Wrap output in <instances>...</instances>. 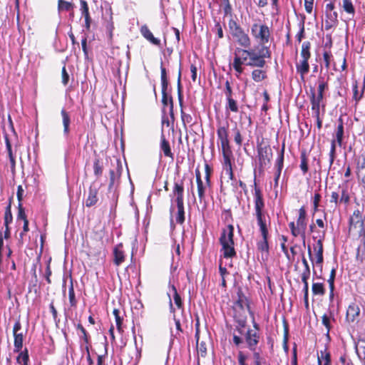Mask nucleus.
<instances>
[{"label":"nucleus","mask_w":365,"mask_h":365,"mask_svg":"<svg viewBox=\"0 0 365 365\" xmlns=\"http://www.w3.org/2000/svg\"><path fill=\"white\" fill-rule=\"evenodd\" d=\"M177 205L178 212L175 218L176 222L180 225H182L185 222V207L184 200L175 201Z\"/></svg>","instance_id":"37"},{"label":"nucleus","mask_w":365,"mask_h":365,"mask_svg":"<svg viewBox=\"0 0 365 365\" xmlns=\"http://www.w3.org/2000/svg\"><path fill=\"white\" fill-rule=\"evenodd\" d=\"M249 356H250V354L247 352H245L242 350H239L237 351L238 364L239 365H249L247 363Z\"/></svg>","instance_id":"54"},{"label":"nucleus","mask_w":365,"mask_h":365,"mask_svg":"<svg viewBox=\"0 0 365 365\" xmlns=\"http://www.w3.org/2000/svg\"><path fill=\"white\" fill-rule=\"evenodd\" d=\"M305 21V16L304 15L302 16V20L298 24L299 31H298V33L296 34V36H295L298 43H300L302 41V39L304 38H305V26H304L305 21Z\"/></svg>","instance_id":"48"},{"label":"nucleus","mask_w":365,"mask_h":365,"mask_svg":"<svg viewBox=\"0 0 365 365\" xmlns=\"http://www.w3.org/2000/svg\"><path fill=\"white\" fill-rule=\"evenodd\" d=\"M249 48L250 61L248 66L262 68L266 66V58H270L272 52L269 47L262 46L258 51L255 49Z\"/></svg>","instance_id":"5"},{"label":"nucleus","mask_w":365,"mask_h":365,"mask_svg":"<svg viewBox=\"0 0 365 365\" xmlns=\"http://www.w3.org/2000/svg\"><path fill=\"white\" fill-rule=\"evenodd\" d=\"M249 48L237 47L234 52L232 67L236 71V76L239 77L243 72V65L247 66L250 61Z\"/></svg>","instance_id":"6"},{"label":"nucleus","mask_w":365,"mask_h":365,"mask_svg":"<svg viewBox=\"0 0 365 365\" xmlns=\"http://www.w3.org/2000/svg\"><path fill=\"white\" fill-rule=\"evenodd\" d=\"M339 199L341 205L347 206L351 202V195L347 186L339 187Z\"/></svg>","instance_id":"35"},{"label":"nucleus","mask_w":365,"mask_h":365,"mask_svg":"<svg viewBox=\"0 0 365 365\" xmlns=\"http://www.w3.org/2000/svg\"><path fill=\"white\" fill-rule=\"evenodd\" d=\"M122 165L120 160L117 161L116 170H109V185L108 190H110L115 185L116 180H119L122 173Z\"/></svg>","instance_id":"24"},{"label":"nucleus","mask_w":365,"mask_h":365,"mask_svg":"<svg viewBox=\"0 0 365 365\" xmlns=\"http://www.w3.org/2000/svg\"><path fill=\"white\" fill-rule=\"evenodd\" d=\"M207 344L205 341L197 343V352L202 357H205L207 354Z\"/></svg>","instance_id":"59"},{"label":"nucleus","mask_w":365,"mask_h":365,"mask_svg":"<svg viewBox=\"0 0 365 365\" xmlns=\"http://www.w3.org/2000/svg\"><path fill=\"white\" fill-rule=\"evenodd\" d=\"M289 227L291 230V233L294 237L300 236L302 237V232L299 230L297 224L295 225L294 222H291L289 223Z\"/></svg>","instance_id":"63"},{"label":"nucleus","mask_w":365,"mask_h":365,"mask_svg":"<svg viewBox=\"0 0 365 365\" xmlns=\"http://www.w3.org/2000/svg\"><path fill=\"white\" fill-rule=\"evenodd\" d=\"M61 115L62 116V123L63 125V135L65 136H68L70 134V124H71V117L68 113L66 110L65 108H62L61 110Z\"/></svg>","instance_id":"34"},{"label":"nucleus","mask_w":365,"mask_h":365,"mask_svg":"<svg viewBox=\"0 0 365 365\" xmlns=\"http://www.w3.org/2000/svg\"><path fill=\"white\" fill-rule=\"evenodd\" d=\"M160 148L165 157L170 158L172 160L174 158V155L171 150L169 141L165 138V135L162 133L160 135Z\"/></svg>","instance_id":"32"},{"label":"nucleus","mask_w":365,"mask_h":365,"mask_svg":"<svg viewBox=\"0 0 365 365\" xmlns=\"http://www.w3.org/2000/svg\"><path fill=\"white\" fill-rule=\"evenodd\" d=\"M299 230L302 232V238L303 240V243H305V237H306V230L307 225V211L304 207H302L299 210V216L296 222Z\"/></svg>","instance_id":"19"},{"label":"nucleus","mask_w":365,"mask_h":365,"mask_svg":"<svg viewBox=\"0 0 365 365\" xmlns=\"http://www.w3.org/2000/svg\"><path fill=\"white\" fill-rule=\"evenodd\" d=\"M218 145L221 147L222 154L232 153L229 140V123L220 124L217 128Z\"/></svg>","instance_id":"8"},{"label":"nucleus","mask_w":365,"mask_h":365,"mask_svg":"<svg viewBox=\"0 0 365 365\" xmlns=\"http://www.w3.org/2000/svg\"><path fill=\"white\" fill-rule=\"evenodd\" d=\"M251 351L252 352L254 365H262L265 363V359L259 351H257L256 350Z\"/></svg>","instance_id":"55"},{"label":"nucleus","mask_w":365,"mask_h":365,"mask_svg":"<svg viewBox=\"0 0 365 365\" xmlns=\"http://www.w3.org/2000/svg\"><path fill=\"white\" fill-rule=\"evenodd\" d=\"M251 34L262 46L269 41L272 35L270 28L262 23H254L251 26Z\"/></svg>","instance_id":"7"},{"label":"nucleus","mask_w":365,"mask_h":365,"mask_svg":"<svg viewBox=\"0 0 365 365\" xmlns=\"http://www.w3.org/2000/svg\"><path fill=\"white\" fill-rule=\"evenodd\" d=\"M338 126L336 132V139L339 145H341L344 137V123L341 117L338 119Z\"/></svg>","instance_id":"49"},{"label":"nucleus","mask_w":365,"mask_h":365,"mask_svg":"<svg viewBox=\"0 0 365 365\" xmlns=\"http://www.w3.org/2000/svg\"><path fill=\"white\" fill-rule=\"evenodd\" d=\"M254 205H255V216L257 220V224L259 227L261 235L269 234L268 227L270 225L269 220H267V215L265 211V202L262 193V190L257 185L256 178L254 179Z\"/></svg>","instance_id":"2"},{"label":"nucleus","mask_w":365,"mask_h":365,"mask_svg":"<svg viewBox=\"0 0 365 365\" xmlns=\"http://www.w3.org/2000/svg\"><path fill=\"white\" fill-rule=\"evenodd\" d=\"M26 331L22 330V325L20 319H17L13 327L14 336V351L19 352L23 348V342L26 337Z\"/></svg>","instance_id":"13"},{"label":"nucleus","mask_w":365,"mask_h":365,"mask_svg":"<svg viewBox=\"0 0 365 365\" xmlns=\"http://www.w3.org/2000/svg\"><path fill=\"white\" fill-rule=\"evenodd\" d=\"M177 87H178V98L179 102V106L180 107V115H181V120L182 122V125L184 128L187 129V124L192 123V117L190 114L185 113L183 110V95H182V85H181V69H179L178 71V81H177Z\"/></svg>","instance_id":"12"},{"label":"nucleus","mask_w":365,"mask_h":365,"mask_svg":"<svg viewBox=\"0 0 365 365\" xmlns=\"http://www.w3.org/2000/svg\"><path fill=\"white\" fill-rule=\"evenodd\" d=\"M331 321H334V318L331 314H324L322 317V323L326 328V336L329 338V332L332 328Z\"/></svg>","instance_id":"39"},{"label":"nucleus","mask_w":365,"mask_h":365,"mask_svg":"<svg viewBox=\"0 0 365 365\" xmlns=\"http://www.w3.org/2000/svg\"><path fill=\"white\" fill-rule=\"evenodd\" d=\"M309 60L308 58H302L299 63H296L297 72L300 75L302 81H304V76L309 71Z\"/></svg>","instance_id":"30"},{"label":"nucleus","mask_w":365,"mask_h":365,"mask_svg":"<svg viewBox=\"0 0 365 365\" xmlns=\"http://www.w3.org/2000/svg\"><path fill=\"white\" fill-rule=\"evenodd\" d=\"M311 43L308 41H304L302 44L300 56L302 58H311Z\"/></svg>","instance_id":"46"},{"label":"nucleus","mask_w":365,"mask_h":365,"mask_svg":"<svg viewBox=\"0 0 365 365\" xmlns=\"http://www.w3.org/2000/svg\"><path fill=\"white\" fill-rule=\"evenodd\" d=\"M172 291L173 292V299L175 305L178 308L180 309L182 307V302L180 294H178L176 287L175 285L171 286Z\"/></svg>","instance_id":"58"},{"label":"nucleus","mask_w":365,"mask_h":365,"mask_svg":"<svg viewBox=\"0 0 365 365\" xmlns=\"http://www.w3.org/2000/svg\"><path fill=\"white\" fill-rule=\"evenodd\" d=\"M140 31L142 36L151 43L155 46L160 45V41L153 36V33L150 31L147 25H143L140 27Z\"/></svg>","instance_id":"31"},{"label":"nucleus","mask_w":365,"mask_h":365,"mask_svg":"<svg viewBox=\"0 0 365 365\" xmlns=\"http://www.w3.org/2000/svg\"><path fill=\"white\" fill-rule=\"evenodd\" d=\"M317 365H331V353L327 346L317 353Z\"/></svg>","instance_id":"25"},{"label":"nucleus","mask_w":365,"mask_h":365,"mask_svg":"<svg viewBox=\"0 0 365 365\" xmlns=\"http://www.w3.org/2000/svg\"><path fill=\"white\" fill-rule=\"evenodd\" d=\"M80 6L81 16L84 17L85 20L84 26L87 31H90L92 19L89 11L88 4L86 0H80Z\"/></svg>","instance_id":"22"},{"label":"nucleus","mask_w":365,"mask_h":365,"mask_svg":"<svg viewBox=\"0 0 365 365\" xmlns=\"http://www.w3.org/2000/svg\"><path fill=\"white\" fill-rule=\"evenodd\" d=\"M73 9H74V4L71 2L63 1V0H58V9L59 11H72L71 14V16H73Z\"/></svg>","instance_id":"44"},{"label":"nucleus","mask_w":365,"mask_h":365,"mask_svg":"<svg viewBox=\"0 0 365 365\" xmlns=\"http://www.w3.org/2000/svg\"><path fill=\"white\" fill-rule=\"evenodd\" d=\"M341 7L349 16L352 19L356 14V9L352 0H342Z\"/></svg>","instance_id":"33"},{"label":"nucleus","mask_w":365,"mask_h":365,"mask_svg":"<svg viewBox=\"0 0 365 365\" xmlns=\"http://www.w3.org/2000/svg\"><path fill=\"white\" fill-rule=\"evenodd\" d=\"M349 235H356V233L364 232V220L362 212L359 209L354 210L349 218Z\"/></svg>","instance_id":"9"},{"label":"nucleus","mask_w":365,"mask_h":365,"mask_svg":"<svg viewBox=\"0 0 365 365\" xmlns=\"http://www.w3.org/2000/svg\"><path fill=\"white\" fill-rule=\"evenodd\" d=\"M356 177L359 186L365 190V155L361 160H358L356 165Z\"/></svg>","instance_id":"17"},{"label":"nucleus","mask_w":365,"mask_h":365,"mask_svg":"<svg viewBox=\"0 0 365 365\" xmlns=\"http://www.w3.org/2000/svg\"><path fill=\"white\" fill-rule=\"evenodd\" d=\"M325 2L329 1L325 5L324 15L325 19L324 20V26L326 31H329L334 27H336L338 24V13L334 11L335 4L334 2L330 0H324Z\"/></svg>","instance_id":"10"},{"label":"nucleus","mask_w":365,"mask_h":365,"mask_svg":"<svg viewBox=\"0 0 365 365\" xmlns=\"http://www.w3.org/2000/svg\"><path fill=\"white\" fill-rule=\"evenodd\" d=\"M262 239L257 242V250L261 253L263 260H267L269 255V234H263Z\"/></svg>","instance_id":"18"},{"label":"nucleus","mask_w":365,"mask_h":365,"mask_svg":"<svg viewBox=\"0 0 365 365\" xmlns=\"http://www.w3.org/2000/svg\"><path fill=\"white\" fill-rule=\"evenodd\" d=\"M232 132H233V136H234V141L236 143V145L239 148H240L242 145V143H243V137L241 133V131L236 125L235 128H233Z\"/></svg>","instance_id":"53"},{"label":"nucleus","mask_w":365,"mask_h":365,"mask_svg":"<svg viewBox=\"0 0 365 365\" xmlns=\"http://www.w3.org/2000/svg\"><path fill=\"white\" fill-rule=\"evenodd\" d=\"M222 173H221V180L222 178L227 177V180H232L233 182L236 181V178H235L234 172H233V165H234V157L233 153L222 154ZM222 182L221 181V184ZM222 186L221 185V187Z\"/></svg>","instance_id":"11"},{"label":"nucleus","mask_w":365,"mask_h":365,"mask_svg":"<svg viewBox=\"0 0 365 365\" xmlns=\"http://www.w3.org/2000/svg\"><path fill=\"white\" fill-rule=\"evenodd\" d=\"M360 309L356 302L351 303L346 309V320L349 323H354L358 320Z\"/></svg>","instance_id":"21"},{"label":"nucleus","mask_w":365,"mask_h":365,"mask_svg":"<svg viewBox=\"0 0 365 365\" xmlns=\"http://www.w3.org/2000/svg\"><path fill=\"white\" fill-rule=\"evenodd\" d=\"M312 291L314 295L323 296L325 294V288L323 283L314 282L312 284Z\"/></svg>","instance_id":"51"},{"label":"nucleus","mask_w":365,"mask_h":365,"mask_svg":"<svg viewBox=\"0 0 365 365\" xmlns=\"http://www.w3.org/2000/svg\"><path fill=\"white\" fill-rule=\"evenodd\" d=\"M284 336L283 344L285 349H287V343L289 339V325L287 322L284 319L283 321Z\"/></svg>","instance_id":"60"},{"label":"nucleus","mask_w":365,"mask_h":365,"mask_svg":"<svg viewBox=\"0 0 365 365\" xmlns=\"http://www.w3.org/2000/svg\"><path fill=\"white\" fill-rule=\"evenodd\" d=\"M18 353H19V355L16 357L17 363L22 364L23 365H29V355L28 349L26 348H25L23 351L21 349Z\"/></svg>","instance_id":"45"},{"label":"nucleus","mask_w":365,"mask_h":365,"mask_svg":"<svg viewBox=\"0 0 365 365\" xmlns=\"http://www.w3.org/2000/svg\"><path fill=\"white\" fill-rule=\"evenodd\" d=\"M339 361L341 365H354L351 358L346 354L341 355Z\"/></svg>","instance_id":"64"},{"label":"nucleus","mask_w":365,"mask_h":365,"mask_svg":"<svg viewBox=\"0 0 365 365\" xmlns=\"http://www.w3.org/2000/svg\"><path fill=\"white\" fill-rule=\"evenodd\" d=\"M228 27L232 38L239 46L243 48H250L251 46V38L249 35L234 19L231 18L229 20Z\"/></svg>","instance_id":"4"},{"label":"nucleus","mask_w":365,"mask_h":365,"mask_svg":"<svg viewBox=\"0 0 365 365\" xmlns=\"http://www.w3.org/2000/svg\"><path fill=\"white\" fill-rule=\"evenodd\" d=\"M196 184L198 199L200 202H202L205 200L206 190L207 189L211 188L212 182L210 181V183L207 184V180H205L204 182L202 180H201L200 181H196Z\"/></svg>","instance_id":"28"},{"label":"nucleus","mask_w":365,"mask_h":365,"mask_svg":"<svg viewBox=\"0 0 365 365\" xmlns=\"http://www.w3.org/2000/svg\"><path fill=\"white\" fill-rule=\"evenodd\" d=\"M68 300L71 308L76 309L78 305V300L76 297V294L73 287V281L71 280L70 285L68 287Z\"/></svg>","instance_id":"40"},{"label":"nucleus","mask_w":365,"mask_h":365,"mask_svg":"<svg viewBox=\"0 0 365 365\" xmlns=\"http://www.w3.org/2000/svg\"><path fill=\"white\" fill-rule=\"evenodd\" d=\"M257 150L259 167L264 168L271 163L272 158V148L268 144L261 143L257 145Z\"/></svg>","instance_id":"14"},{"label":"nucleus","mask_w":365,"mask_h":365,"mask_svg":"<svg viewBox=\"0 0 365 365\" xmlns=\"http://www.w3.org/2000/svg\"><path fill=\"white\" fill-rule=\"evenodd\" d=\"M93 168V173L97 178L102 176L103 171V165L102 160L100 158H96L94 159Z\"/></svg>","instance_id":"43"},{"label":"nucleus","mask_w":365,"mask_h":365,"mask_svg":"<svg viewBox=\"0 0 365 365\" xmlns=\"http://www.w3.org/2000/svg\"><path fill=\"white\" fill-rule=\"evenodd\" d=\"M364 89H365L364 84L362 86L361 91H359L357 81H355L353 83V86H352L353 97H352V98L355 101V104H354L355 108H356L358 103L363 98Z\"/></svg>","instance_id":"38"},{"label":"nucleus","mask_w":365,"mask_h":365,"mask_svg":"<svg viewBox=\"0 0 365 365\" xmlns=\"http://www.w3.org/2000/svg\"><path fill=\"white\" fill-rule=\"evenodd\" d=\"M328 81L329 78L325 79V78L322 76L318 77L317 93H315V98L323 101L324 92L329 88Z\"/></svg>","instance_id":"27"},{"label":"nucleus","mask_w":365,"mask_h":365,"mask_svg":"<svg viewBox=\"0 0 365 365\" xmlns=\"http://www.w3.org/2000/svg\"><path fill=\"white\" fill-rule=\"evenodd\" d=\"M226 101L225 110L227 112L230 111L232 113H237L239 111L237 102L233 98V97L226 98Z\"/></svg>","instance_id":"47"},{"label":"nucleus","mask_w":365,"mask_h":365,"mask_svg":"<svg viewBox=\"0 0 365 365\" xmlns=\"http://www.w3.org/2000/svg\"><path fill=\"white\" fill-rule=\"evenodd\" d=\"M98 190L97 188L92 186L89 187L88 197L85 202L86 207H91L97 204L98 201Z\"/></svg>","instance_id":"29"},{"label":"nucleus","mask_w":365,"mask_h":365,"mask_svg":"<svg viewBox=\"0 0 365 365\" xmlns=\"http://www.w3.org/2000/svg\"><path fill=\"white\" fill-rule=\"evenodd\" d=\"M253 328L247 327L245 320L238 322L232 331V344L237 348H242L245 344L250 351H255L261 339L259 325L253 321Z\"/></svg>","instance_id":"1"},{"label":"nucleus","mask_w":365,"mask_h":365,"mask_svg":"<svg viewBox=\"0 0 365 365\" xmlns=\"http://www.w3.org/2000/svg\"><path fill=\"white\" fill-rule=\"evenodd\" d=\"M356 353L359 359L365 355V339H359L355 344Z\"/></svg>","instance_id":"50"},{"label":"nucleus","mask_w":365,"mask_h":365,"mask_svg":"<svg viewBox=\"0 0 365 365\" xmlns=\"http://www.w3.org/2000/svg\"><path fill=\"white\" fill-rule=\"evenodd\" d=\"M329 202L334 205V207H336L338 205H341L339 191L331 192Z\"/></svg>","instance_id":"62"},{"label":"nucleus","mask_w":365,"mask_h":365,"mask_svg":"<svg viewBox=\"0 0 365 365\" xmlns=\"http://www.w3.org/2000/svg\"><path fill=\"white\" fill-rule=\"evenodd\" d=\"M284 151H285V142L283 141L282 144V148L279 152L278 157L275 162V167H276L277 170H282V169H283Z\"/></svg>","instance_id":"42"},{"label":"nucleus","mask_w":365,"mask_h":365,"mask_svg":"<svg viewBox=\"0 0 365 365\" xmlns=\"http://www.w3.org/2000/svg\"><path fill=\"white\" fill-rule=\"evenodd\" d=\"M309 100L314 117H320V105L322 100L315 98V90L313 88H310Z\"/></svg>","instance_id":"23"},{"label":"nucleus","mask_w":365,"mask_h":365,"mask_svg":"<svg viewBox=\"0 0 365 365\" xmlns=\"http://www.w3.org/2000/svg\"><path fill=\"white\" fill-rule=\"evenodd\" d=\"M172 194L175 197V201L184 200V181L182 180L174 182Z\"/></svg>","instance_id":"26"},{"label":"nucleus","mask_w":365,"mask_h":365,"mask_svg":"<svg viewBox=\"0 0 365 365\" xmlns=\"http://www.w3.org/2000/svg\"><path fill=\"white\" fill-rule=\"evenodd\" d=\"M113 264L116 267L121 265L125 260L126 255L122 242L117 244L113 250Z\"/></svg>","instance_id":"20"},{"label":"nucleus","mask_w":365,"mask_h":365,"mask_svg":"<svg viewBox=\"0 0 365 365\" xmlns=\"http://www.w3.org/2000/svg\"><path fill=\"white\" fill-rule=\"evenodd\" d=\"M238 299L235 302V304L239 307L240 309H244L245 305L246 304L247 298L242 294L241 291H239L237 293Z\"/></svg>","instance_id":"61"},{"label":"nucleus","mask_w":365,"mask_h":365,"mask_svg":"<svg viewBox=\"0 0 365 365\" xmlns=\"http://www.w3.org/2000/svg\"><path fill=\"white\" fill-rule=\"evenodd\" d=\"M120 312L118 309H114L113 311V314L115 317V321L116 324L117 329L119 332H123L122 324L123 318L120 316Z\"/></svg>","instance_id":"52"},{"label":"nucleus","mask_w":365,"mask_h":365,"mask_svg":"<svg viewBox=\"0 0 365 365\" xmlns=\"http://www.w3.org/2000/svg\"><path fill=\"white\" fill-rule=\"evenodd\" d=\"M299 168L302 175H304L309 172V158L305 150H302L300 153Z\"/></svg>","instance_id":"36"},{"label":"nucleus","mask_w":365,"mask_h":365,"mask_svg":"<svg viewBox=\"0 0 365 365\" xmlns=\"http://www.w3.org/2000/svg\"><path fill=\"white\" fill-rule=\"evenodd\" d=\"M76 329L81 331L82 334L81 337L83 338L85 344H88L90 343V336L83 326L81 323H78L76 325Z\"/></svg>","instance_id":"56"},{"label":"nucleus","mask_w":365,"mask_h":365,"mask_svg":"<svg viewBox=\"0 0 365 365\" xmlns=\"http://www.w3.org/2000/svg\"><path fill=\"white\" fill-rule=\"evenodd\" d=\"M160 80H161V86H162V103L164 106L169 104V98L167 93L168 87V79L167 76L166 68L163 66V62H161L160 66Z\"/></svg>","instance_id":"16"},{"label":"nucleus","mask_w":365,"mask_h":365,"mask_svg":"<svg viewBox=\"0 0 365 365\" xmlns=\"http://www.w3.org/2000/svg\"><path fill=\"white\" fill-rule=\"evenodd\" d=\"M219 242L221 245V256L226 259H232L237 257L235 249L234 226L231 224L222 230Z\"/></svg>","instance_id":"3"},{"label":"nucleus","mask_w":365,"mask_h":365,"mask_svg":"<svg viewBox=\"0 0 365 365\" xmlns=\"http://www.w3.org/2000/svg\"><path fill=\"white\" fill-rule=\"evenodd\" d=\"M251 76L255 82H261L267 78V71L262 69H254Z\"/></svg>","instance_id":"41"},{"label":"nucleus","mask_w":365,"mask_h":365,"mask_svg":"<svg viewBox=\"0 0 365 365\" xmlns=\"http://www.w3.org/2000/svg\"><path fill=\"white\" fill-rule=\"evenodd\" d=\"M13 220V216L11 210V203L6 207L4 212V226L7 227Z\"/></svg>","instance_id":"57"},{"label":"nucleus","mask_w":365,"mask_h":365,"mask_svg":"<svg viewBox=\"0 0 365 365\" xmlns=\"http://www.w3.org/2000/svg\"><path fill=\"white\" fill-rule=\"evenodd\" d=\"M326 232L325 230H322V235L314 236V239L318 238L316 246L314 247V251L316 252V264L322 265L324 261L323 252V241L325 238Z\"/></svg>","instance_id":"15"}]
</instances>
